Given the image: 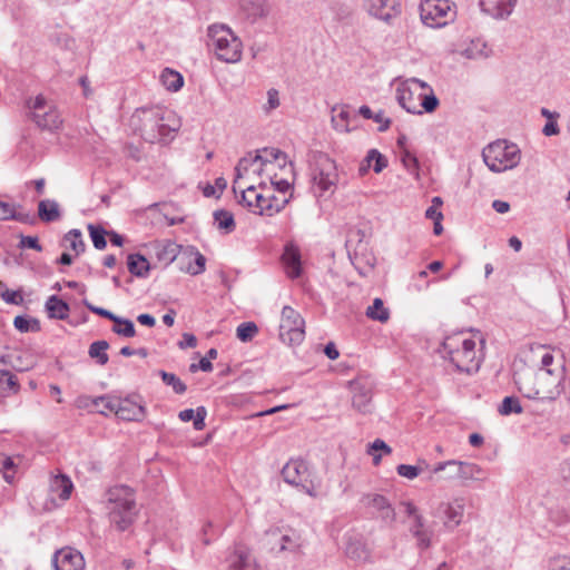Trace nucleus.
<instances>
[{"label": "nucleus", "mask_w": 570, "mask_h": 570, "mask_svg": "<svg viewBox=\"0 0 570 570\" xmlns=\"http://www.w3.org/2000/svg\"><path fill=\"white\" fill-rule=\"evenodd\" d=\"M214 220L219 230L225 234L234 232L236 224L234 216L230 212L225 209H218L214 212Z\"/></svg>", "instance_id": "473e14b6"}, {"label": "nucleus", "mask_w": 570, "mask_h": 570, "mask_svg": "<svg viewBox=\"0 0 570 570\" xmlns=\"http://www.w3.org/2000/svg\"><path fill=\"white\" fill-rule=\"evenodd\" d=\"M517 3H518V0H480L479 1V6H480L482 12H484L498 20L508 19L512 14Z\"/></svg>", "instance_id": "aec40b11"}, {"label": "nucleus", "mask_w": 570, "mask_h": 570, "mask_svg": "<svg viewBox=\"0 0 570 570\" xmlns=\"http://www.w3.org/2000/svg\"><path fill=\"white\" fill-rule=\"evenodd\" d=\"M117 320L118 322H114L115 326L112 327L115 334L124 337H134L136 335L135 325L130 320L120 316H117Z\"/></svg>", "instance_id": "ea45409f"}, {"label": "nucleus", "mask_w": 570, "mask_h": 570, "mask_svg": "<svg viewBox=\"0 0 570 570\" xmlns=\"http://www.w3.org/2000/svg\"><path fill=\"white\" fill-rule=\"evenodd\" d=\"M106 509L110 523L118 531L127 530L138 513L135 491L127 485L110 488L107 492Z\"/></svg>", "instance_id": "7ed1b4c3"}, {"label": "nucleus", "mask_w": 570, "mask_h": 570, "mask_svg": "<svg viewBox=\"0 0 570 570\" xmlns=\"http://www.w3.org/2000/svg\"><path fill=\"white\" fill-rule=\"evenodd\" d=\"M397 474L409 480L415 479L420 473L421 469L416 465L399 464L396 466Z\"/></svg>", "instance_id": "3c124183"}, {"label": "nucleus", "mask_w": 570, "mask_h": 570, "mask_svg": "<svg viewBox=\"0 0 570 570\" xmlns=\"http://www.w3.org/2000/svg\"><path fill=\"white\" fill-rule=\"evenodd\" d=\"M420 18L426 27L442 28L455 20L456 8L450 0H423Z\"/></svg>", "instance_id": "9b49d317"}, {"label": "nucleus", "mask_w": 570, "mask_h": 570, "mask_svg": "<svg viewBox=\"0 0 570 570\" xmlns=\"http://www.w3.org/2000/svg\"><path fill=\"white\" fill-rule=\"evenodd\" d=\"M207 35L208 46L219 60L235 63L242 59L243 43L230 28L225 24H212L208 27Z\"/></svg>", "instance_id": "0eeeda50"}, {"label": "nucleus", "mask_w": 570, "mask_h": 570, "mask_svg": "<svg viewBox=\"0 0 570 570\" xmlns=\"http://www.w3.org/2000/svg\"><path fill=\"white\" fill-rule=\"evenodd\" d=\"M1 297L6 303L13 304V305H19L23 301L22 295L19 292L9 291V289L1 293Z\"/></svg>", "instance_id": "bf43d9fd"}, {"label": "nucleus", "mask_w": 570, "mask_h": 570, "mask_svg": "<svg viewBox=\"0 0 570 570\" xmlns=\"http://www.w3.org/2000/svg\"><path fill=\"white\" fill-rule=\"evenodd\" d=\"M363 503L373 507L381 512L384 520L393 522L395 520V511L389 500L381 494H366L362 499Z\"/></svg>", "instance_id": "bb28decb"}, {"label": "nucleus", "mask_w": 570, "mask_h": 570, "mask_svg": "<svg viewBox=\"0 0 570 570\" xmlns=\"http://www.w3.org/2000/svg\"><path fill=\"white\" fill-rule=\"evenodd\" d=\"M372 119L375 122L380 124V127H379L380 131L387 130L390 125H391V120L389 118L384 117V112L383 111H379L377 114H374Z\"/></svg>", "instance_id": "0e129e2a"}, {"label": "nucleus", "mask_w": 570, "mask_h": 570, "mask_svg": "<svg viewBox=\"0 0 570 570\" xmlns=\"http://www.w3.org/2000/svg\"><path fill=\"white\" fill-rule=\"evenodd\" d=\"M305 337L304 318L291 306H284L279 323V340L291 346L299 345Z\"/></svg>", "instance_id": "ddd939ff"}, {"label": "nucleus", "mask_w": 570, "mask_h": 570, "mask_svg": "<svg viewBox=\"0 0 570 570\" xmlns=\"http://www.w3.org/2000/svg\"><path fill=\"white\" fill-rule=\"evenodd\" d=\"M338 183L336 164L327 156H322L316 161L312 175V191L315 197L328 199L334 195Z\"/></svg>", "instance_id": "9d476101"}, {"label": "nucleus", "mask_w": 570, "mask_h": 570, "mask_svg": "<svg viewBox=\"0 0 570 570\" xmlns=\"http://www.w3.org/2000/svg\"><path fill=\"white\" fill-rule=\"evenodd\" d=\"M426 218H430L432 220H442L443 214L436 206H430L425 212Z\"/></svg>", "instance_id": "338daca9"}, {"label": "nucleus", "mask_w": 570, "mask_h": 570, "mask_svg": "<svg viewBox=\"0 0 570 570\" xmlns=\"http://www.w3.org/2000/svg\"><path fill=\"white\" fill-rule=\"evenodd\" d=\"M282 262L288 277L297 278L302 274L301 252L294 244H287L282 255Z\"/></svg>", "instance_id": "4be33fe9"}, {"label": "nucleus", "mask_w": 570, "mask_h": 570, "mask_svg": "<svg viewBox=\"0 0 570 570\" xmlns=\"http://www.w3.org/2000/svg\"><path fill=\"white\" fill-rule=\"evenodd\" d=\"M401 160H402L403 165L405 166V168L410 173H417L419 160L415 157V155H413L410 150H407V149L402 150Z\"/></svg>", "instance_id": "8fccbe9b"}, {"label": "nucleus", "mask_w": 570, "mask_h": 570, "mask_svg": "<svg viewBox=\"0 0 570 570\" xmlns=\"http://www.w3.org/2000/svg\"><path fill=\"white\" fill-rule=\"evenodd\" d=\"M14 327L21 333L38 332L40 330L39 321L18 315L13 320Z\"/></svg>", "instance_id": "a19ab883"}, {"label": "nucleus", "mask_w": 570, "mask_h": 570, "mask_svg": "<svg viewBox=\"0 0 570 570\" xmlns=\"http://www.w3.org/2000/svg\"><path fill=\"white\" fill-rule=\"evenodd\" d=\"M523 409L520 404V401L515 396H505L499 406V413L501 415H510L512 413L520 414Z\"/></svg>", "instance_id": "37998d69"}, {"label": "nucleus", "mask_w": 570, "mask_h": 570, "mask_svg": "<svg viewBox=\"0 0 570 570\" xmlns=\"http://www.w3.org/2000/svg\"><path fill=\"white\" fill-rule=\"evenodd\" d=\"M459 53L463 58L479 60L489 58L492 53V49L483 39L476 38L466 43Z\"/></svg>", "instance_id": "393cba45"}, {"label": "nucleus", "mask_w": 570, "mask_h": 570, "mask_svg": "<svg viewBox=\"0 0 570 570\" xmlns=\"http://www.w3.org/2000/svg\"><path fill=\"white\" fill-rule=\"evenodd\" d=\"M27 108L35 124L42 130L53 131L61 127L62 119L57 108L42 95L27 100Z\"/></svg>", "instance_id": "f8f14e48"}, {"label": "nucleus", "mask_w": 570, "mask_h": 570, "mask_svg": "<svg viewBox=\"0 0 570 570\" xmlns=\"http://www.w3.org/2000/svg\"><path fill=\"white\" fill-rule=\"evenodd\" d=\"M163 86L170 91H178L184 85L183 76L173 69L166 68L160 73Z\"/></svg>", "instance_id": "2f4dec72"}, {"label": "nucleus", "mask_w": 570, "mask_h": 570, "mask_svg": "<svg viewBox=\"0 0 570 570\" xmlns=\"http://www.w3.org/2000/svg\"><path fill=\"white\" fill-rule=\"evenodd\" d=\"M279 105H281V101H279V92H278V90L275 89V88H271L267 91V102L264 106V110L266 112H269V111L276 109L277 107H279Z\"/></svg>", "instance_id": "5fc2aeb1"}, {"label": "nucleus", "mask_w": 570, "mask_h": 570, "mask_svg": "<svg viewBox=\"0 0 570 570\" xmlns=\"http://www.w3.org/2000/svg\"><path fill=\"white\" fill-rule=\"evenodd\" d=\"M298 544H297V538L295 534L293 535H289V534H284L282 537V544H281V550H293L294 548H296Z\"/></svg>", "instance_id": "e2e57ef3"}, {"label": "nucleus", "mask_w": 570, "mask_h": 570, "mask_svg": "<svg viewBox=\"0 0 570 570\" xmlns=\"http://www.w3.org/2000/svg\"><path fill=\"white\" fill-rule=\"evenodd\" d=\"M366 316L371 320L384 323L389 320L390 313L389 309L384 307L383 301L375 298L373 304L367 307Z\"/></svg>", "instance_id": "c9c22d12"}, {"label": "nucleus", "mask_w": 570, "mask_h": 570, "mask_svg": "<svg viewBox=\"0 0 570 570\" xmlns=\"http://www.w3.org/2000/svg\"><path fill=\"white\" fill-rule=\"evenodd\" d=\"M46 309L50 318L66 320L69 316V305L56 295H51L46 302Z\"/></svg>", "instance_id": "cd10ccee"}, {"label": "nucleus", "mask_w": 570, "mask_h": 570, "mask_svg": "<svg viewBox=\"0 0 570 570\" xmlns=\"http://www.w3.org/2000/svg\"><path fill=\"white\" fill-rule=\"evenodd\" d=\"M158 374L160 375L163 382L167 386H171L176 394H184L186 392V384L174 373H168L166 371L160 370Z\"/></svg>", "instance_id": "58836bf2"}, {"label": "nucleus", "mask_w": 570, "mask_h": 570, "mask_svg": "<svg viewBox=\"0 0 570 570\" xmlns=\"http://www.w3.org/2000/svg\"><path fill=\"white\" fill-rule=\"evenodd\" d=\"M272 151H266V148L257 150L256 154L248 153L246 156L238 160L235 167V178L233 181V190L237 194V187L247 185L244 180L254 184L255 178H264V175H274L273 164L268 157H273Z\"/></svg>", "instance_id": "423d86ee"}, {"label": "nucleus", "mask_w": 570, "mask_h": 570, "mask_svg": "<svg viewBox=\"0 0 570 570\" xmlns=\"http://www.w3.org/2000/svg\"><path fill=\"white\" fill-rule=\"evenodd\" d=\"M63 240L68 243L67 247L72 249L76 253V255H79L85 252L86 245L82 239L81 232L79 229L69 230L65 235Z\"/></svg>", "instance_id": "e433bc0d"}, {"label": "nucleus", "mask_w": 570, "mask_h": 570, "mask_svg": "<svg viewBox=\"0 0 570 570\" xmlns=\"http://www.w3.org/2000/svg\"><path fill=\"white\" fill-rule=\"evenodd\" d=\"M55 484L57 487L61 488V492L59 493L60 499L67 500L70 498L71 490L73 487H72L71 481L68 478H66V476L57 478L55 481Z\"/></svg>", "instance_id": "603ef678"}, {"label": "nucleus", "mask_w": 570, "mask_h": 570, "mask_svg": "<svg viewBox=\"0 0 570 570\" xmlns=\"http://www.w3.org/2000/svg\"><path fill=\"white\" fill-rule=\"evenodd\" d=\"M128 271L137 277H146L150 269L149 262L140 254H130L127 259Z\"/></svg>", "instance_id": "7c9ffc66"}, {"label": "nucleus", "mask_w": 570, "mask_h": 570, "mask_svg": "<svg viewBox=\"0 0 570 570\" xmlns=\"http://www.w3.org/2000/svg\"><path fill=\"white\" fill-rule=\"evenodd\" d=\"M55 570H83L85 559L80 551L63 547L55 552L51 559Z\"/></svg>", "instance_id": "a211bd4d"}, {"label": "nucleus", "mask_w": 570, "mask_h": 570, "mask_svg": "<svg viewBox=\"0 0 570 570\" xmlns=\"http://www.w3.org/2000/svg\"><path fill=\"white\" fill-rule=\"evenodd\" d=\"M439 511L443 517V527L449 531H453L463 521L465 498L455 497L451 501L442 502L439 505Z\"/></svg>", "instance_id": "f3484780"}, {"label": "nucleus", "mask_w": 570, "mask_h": 570, "mask_svg": "<svg viewBox=\"0 0 570 570\" xmlns=\"http://www.w3.org/2000/svg\"><path fill=\"white\" fill-rule=\"evenodd\" d=\"M112 401H118V397L102 395L94 399L92 404L99 409V413L108 415L109 413H116V406H114L115 402Z\"/></svg>", "instance_id": "79ce46f5"}, {"label": "nucleus", "mask_w": 570, "mask_h": 570, "mask_svg": "<svg viewBox=\"0 0 570 570\" xmlns=\"http://www.w3.org/2000/svg\"><path fill=\"white\" fill-rule=\"evenodd\" d=\"M179 248L180 246L171 240H161L154 244L155 256L164 266H168L176 259Z\"/></svg>", "instance_id": "a878e982"}, {"label": "nucleus", "mask_w": 570, "mask_h": 570, "mask_svg": "<svg viewBox=\"0 0 570 570\" xmlns=\"http://www.w3.org/2000/svg\"><path fill=\"white\" fill-rule=\"evenodd\" d=\"M19 247L20 248H31L37 252L42 250V246L39 244V240L36 236H21Z\"/></svg>", "instance_id": "4d7b16f0"}, {"label": "nucleus", "mask_w": 570, "mask_h": 570, "mask_svg": "<svg viewBox=\"0 0 570 570\" xmlns=\"http://www.w3.org/2000/svg\"><path fill=\"white\" fill-rule=\"evenodd\" d=\"M197 345V338L194 334L184 333L183 340L178 342L180 348H194Z\"/></svg>", "instance_id": "680f3d73"}, {"label": "nucleus", "mask_w": 570, "mask_h": 570, "mask_svg": "<svg viewBox=\"0 0 570 570\" xmlns=\"http://www.w3.org/2000/svg\"><path fill=\"white\" fill-rule=\"evenodd\" d=\"M240 193L239 203L246 206L250 212L258 215H265L266 196L259 193L254 184L244 185L237 187V191Z\"/></svg>", "instance_id": "6ab92c4d"}, {"label": "nucleus", "mask_w": 570, "mask_h": 570, "mask_svg": "<svg viewBox=\"0 0 570 570\" xmlns=\"http://www.w3.org/2000/svg\"><path fill=\"white\" fill-rule=\"evenodd\" d=\"M266 151H272L273 157H268L271 164H273V175H264L265 179L258 183L261 188H265L268 181L277 191L285 194L291 189L294 184L295 173L294 165L288 159V156L277 148H266Z\"/></svg>", "instance_id": "1a4fd4ad"}, {"label": "nucleus", "mask_w": 570, "mask_h": 570, "mask_svg": "<svg viewBox=\"0 0 570 570\" xmlns=\"http://www.w3.org/2000/svg\"><path fill=\"white\" fill-rule=\"evenodd\" d=\"M282 476L286 483L301 488L311 498H320L328 493L322 476L311 470L307 462L302 459L289 460L282 469Z\"/></svg>", "instance_id": "39448f33"}, {"label": "nucleus", "mask_w": 570, "mask_h": 570, "mask_svg": "<svg viewBox=\"0 0 570 570\" xmlns=\"http://www.w3.org/2000/svg\"><path fill=\"white\" fill-rule=\"evenodd\" d=\"M114 402V406H116L115 414L117 415V417L125 421H141L145 417V406L134 401L131 397H118V401Z\"/></svg>", "instance_id": "412c9836"}, {"label": "nucleus", "mask_w": 570, "mask_h": 570, "mask_svg": "<svg viewBox=\"0 0 570 570\" xmlns=\"http://www.w3.org/2000/svg\"><path fill=\"white\" fill-rule=\"evenodd\" d=\"M266 203L267 205L265 204L264 207L265 216L272 217L285 208L286 204L288 203V198H286L285 196L278 197L275 195H267Z\"/></svg>", "instance_id": "4c0bfd02"}, {"label": "nucleus", "mask_w": 570, "mask_h": 570, "mask_svg": "<svg viewBox=\"0 0 570 570\" xmlns=\"http://www.w3.org/2000/svg\"><path fill=\"white\" fill-rule=\"evenodd\" d=\"M444 470H453V473L450 475V478H458V480L463 483L466 481L484 482L488 480V473L480 465L472 462L459 460L438 462L432 468V473L439 474Z\"/></svg>", "instance_id": "4468645a"}, {"label": "nucleus", "mask_w": 570, "mask_h": 570, "mask_svg": "<svg viewBox=\"0 0 570 570\" xmlns=\"http://www.w3.org/2000/svg\"><path fill=\"white\" fill-rule=\"evenodd\" d=\"M206 258L199 252H196L195 263L189 265L187 268V273L190 275H199L205 271Z\"/></svg>", "instance_id": "6e6d98bb"}, {"label": "nucleus", "mask_w": 570, "mask_h": 570, "mask_svg": "<svg viewBox=\"0 0 570 570\" xmlns=\"http://www.w3.org/2000/svg\"><path fill=\"white\" fill-rule=\"evenodd\" d=\"M88 229L90 233V237L94 246L97 249H104L107 246L106 242V230L100 226H95L92 224L88 225Z\"/></svg>", "instance_id": "a18cd8bd"}, {"label": "nucleus", "mask_w": 570, "mask_h": 570, "mask_svg": "<svg viewBox=\"0 0 570 570\" xmlns=\"http://www.w3.org/2000/svg\"><path fill=\"white\" fill-rule=\"evenodd\" d=\"M482 158L491 171L503 173L519 165L521 151L515 144L499 139L483 148Z\"/></svg>", "instance_id": "6e6552de"}, {"label": "nucleus", "mask_w": 570, "mask_h": 570, "mask_svg": "<svg viewBox=\"0 0 570 570\" xmlns=\"http://www.w3.org/2000/svg\"><path fill=\"white\" fill-rule=\"evenodd\" d=\"M242 7L254 18L266 17L269 12L266 0H243Z\"/></svg>", "instance_id": "72a5a7b5"}, {"label": "nucleus", "mask_w": 570, "mask_h": 570, "mask_svg": "<svg viewBox=\"0 0 570 570\" xmlns=\"http://www.w3.org/2000/svg\"><path fill=\"white\" fill-rule=\"evenodd\" d=\"M108 348L109 343L107 341H96L90 344L88 354L91 358H96L98 364L105 365L109 361V356L106 353Z\"/></svg>", "instance_id": "f704fd0d"}, {"label": "nucleus", "mask_w": 570, "mask_h": 570, "mask_svg": "<svg viewBox=\"0 0 570 570\" xmlns=\"http://www.w3.org/2000/svg\"><path fill=\"white\" fill-rule=\"evenodd\" d=\"M207 411L204 406H198L196 411L193 409H186L179 412L178 416L183 422H189L193 420V425L196 431H202L205 428V417Z\"/></svg>", "instance_id": "c756f323"}, {"label": "nucleus", "mask_w": 570, "mask_h": 570, "mask_svg": "<svg viewBox=\"0 0 570 570\" xmlns=\"http://www.w3.org/2000/svg\"><path fill=\"white\" fill-rule=\"evenodd\" d=\"M352 393V405L360 413L366 414L372 411L373 383L367 377H357L350 382Z\"/></svg>", "instance_id": "2eb2a0df"}, {"label": "nucleus", "mask_w": 570, "mask_h": 570, "mask_svg": "<svg viewBox=\"0 0 570 570\" xmlns=\"http://www.w3.org/2000/svg\"><path fill=\"white\" fill-rule=\"evenodd\" d=\"M257 332L258 327L254 322H245L238 325L236 336L242 342H249Z\"/></svg>", "instance_id": "c03bdc74"}, {"label": "nucleus", "mask_w": 570, "mask_h": 570, "mask_svg": "<svg viewBox=\"0 0 570 570\" xmlns=\"http://www.w3.org/2000/svg\"><path fill=\"white\" fill-rule=\"evenodd\" d=\"M365 161L366 163L374 161L373 169L376 174L381 173L387 166L386 158L376 149L368 150V153L365 157Z\"/></svg>", "instance_id": "49530a36"}, {"label": "nucleus", "mask_w": 570, "mask_h": 570, "mask_svg": "<svg viewBox=\"0 0 570 570\" xmlns=\"http://www.w3.org/2000/svg\"><path fill=\"white\" fill-rule=\"evenodd\" d=\"M228 570H257L256 561L245 548H236L227 558Z\"/></svg>", "instance_id": "b1692460"}, {"label": "nucleus", "mask_w": 570, "mask_h": 570, "mask_svg": "<svg viewBox=\"0 0 570 570\" xmlns=\"http://www.w3.org/2000/svg\"><path fill=\"white\" fill-rule=\"evenodd\" d=\"M412 534L416 538L421 549H428L431 546V535L428 531L412 530Z\"/></svg>", "instance_id": "13d9d810"}, {"label": "nucleus", "mask_w": 570, "mask_h": 570, "mask_svg": "<svg viewBox=\"0 0 570 570\" xmlns=\"http://www.w3.org/2000/svg\"><path fill=\"white\" fill-rule=\"evenodd\" d=\"M324 353L330 360H336L340 356L338 350L333 342L325 345Z\"/></svg>", "instance_id": "774afa93"}, {"label": "nucleus", "mask_w": 570, "mask_h": 570, "mask_svg": "<svg viewBox=\"0 0 570 570\" xmlns=\"http://www.w3.org/2000/svg\"><path fill=\"white\" fill-rule=\"evenodd\" d=\"M442 348L456 371L468 374L479 371L482 358L478 354L475 341L465 333L460 332L445 337Z\"/></svg>", "instance_id": "20e7f679"}, {"label": "nucleus", "mask_w": 570, "mask_h": 570, "mask_svg": "<svg viewBox=\"0 0 570 570\" xmlns=\"http://www.w3.org/2000/svg\"><path fill=\"white\" fill-rule=\"evenodd\" d=\"M438 106H439V100L433 94L426 95V94L420 92V109L421 108L423 109L422 112L423 111L432 112L436 109Z\"/></svg>", "instance_id": "09e8293b"}, {"label": "nucleus", "mask_w": 570, "mask_h": 570, "mask_svg": "<svg viewBox=\"0 0 570 570\" xmlns=\"http://www.w3.org/2000/svg\"><path fill=\"white\" fill-rule=\"evenodd\" d=\"M83 305L92 313L101 316V317H105V318H108L112 322H118L117 320V316L116 314H114L112 312L106 309V308H102V307H98V306H95L92 305L89 301L85 299L83 301Z\"/></svg>", "instance_id": "864d4df0"}, {"label": "nucleus", "mask_w": 570, "mask_h": 570, "mask_svg": "<svg viewBox=\"0 0 570 570\" xmlns=\"http://www.w3.org/2000/svg\"><path fill=\"white\" fill-rule=\"evenodd\" d=\"M8 219H13L23 224H33L36 218L33 215L29 213H17L16 212V205L10 204L8 209Z\"/></svg>", "instance_id": "de8ad7c7"}, {"label": "nucleus", "mask_w": 570, "mask_h": 570, "mask_svg": "<svg viewBox=\"0 0 570 570\" xmlns=\"http://www.w3.org/2000/svg\"><path fill=\"white\" fill-rule=\"evenodd\" d=\"M396 98L402 108L407 112L422 114V109H420V94H415L407 83L403 82L397 87Z\"/></svg>", "instance_id": "5701e85b"}, {"label": "nucleus", "mask_w": 570, "mask_h": 570, "mask_svg": "<svg viewBox=\"0 0 570 570\" xmlns=\"http://www.w3.org/2000/svg\"><path fill=\"white\" fill-rule=\"evenodd\" d=\"M562 379L561 372L529 370L515 376V384L528 399L554 401L563 391Z\"/></svg>", "instance_id": "f03ea898"}, {"label": "nucleus", "mask_w": 570, "mask_h": 570, "mask_svg": "<svg viewBox=\"0 0 570 570\" xmlns=\"http://www.w3.org/2000/svg\"><path fill=\"white\" fill-rule=\"evenodd\" d=\"M375 451H383L385 454H391L392 449L383 440L376 439L368 446V454H373Z\"/></svg>", "instance_id": "052dcab7"}, {"label": "nucleus", "mask_w": 570, "mask_h": 570, "mask_svg": "<svg viewBox=\"0 0 570 570\" xmlns=\"http://www.w3.org/2000/svg\"><path fill=\"white\" fill-rule=\"evenodd\" d=\"M363 9L373 18L391 23L401 14L399 0H363Z\"/></svg>", "instance_id": "dca6fc26"}, {"label": "nucleus", "mask_w": 570, "mask_h": 570, "mask_svg": "<svg viewBox=\"0 0 570 570\" xmlns=\"http://www.w3.org/2000/svg\"><path fill=\"white\" fill-rule=\"evenodd\" d=\"M130 121L141 138L151 144L166 141L180 127V120L173 110L158 107L137 109Z\"/></svg>", "instance_id": "f257e3e1"}, {"label": "nucleus", "mask_w": 570, "mask_h": 570, "mask_svg": "<svg viewBox=\"0 0 570 570\" xmlns=\"http://www.w3.org/2000/svg\"><path fill=\"white\" fill-rule=\"evenodd\" d=\"M559 132L560 128L557 120H549L542 128V134L547 137L558 135Z\"/></svg>", "instance_id": "69168bd1"}, {"label": "nucleus", "mask_w": 570, "mask_h": 570, "mask_svg": "<svg viewBox=\"0 0 570 570\" xmlns=\"http://www.w3.org/2000/svg\"><path fill=\"white\" fill-rule=\"evenodd\" d=\"M38 216L42 222L51 223L61 217L59 204L52 199H43L38 204Z\"/></svg>", "instance_id": "c85d7f7f"}]
</instances>
